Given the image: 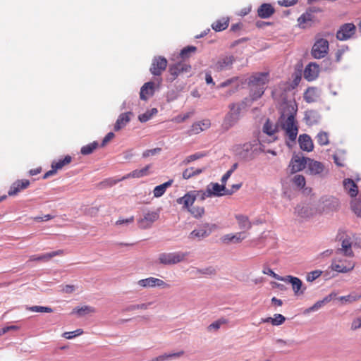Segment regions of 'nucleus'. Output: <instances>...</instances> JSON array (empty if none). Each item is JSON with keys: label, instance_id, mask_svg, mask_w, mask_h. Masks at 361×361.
Instances as JSON below:
<instances>
[{"label": "nucleus", "instance_id": "10", "mask_svg": "<svg viewBox=\"0 0 361 361\" xmlns=\"http://www.w3.org/2000/svg\"><path fill=\"white\" fill-rule=\"evenodd\" d=\"M72 161V157L70 155H66L63 159L54 161L51 163V169L47 171L44 176L43 179H47L50 176L55 175L57 171L62 169L64 166L68 165Z\"/></svg>", "mask_w": 361, "mask_h": 361}, {"label": "nucleus", "instance_id": "53", "mask_svg": "<svg viewBox=\"0 0 361 361\" xmlns=\"http://www.w3.org/2000/svg\"><path fill=\"white\" fill-rule=\"evenodd\" d=\"M240 149H242L243 151L245 152L244 154H243V152H240L239 154L243 156V157H246L247 156L248 152L252 149V145L249 142L243 144L242 146L238 145L236 146L235 150L239 151Z\"/></svg>", "mask_w": 361, "mask_h": 361}, {"label": "nucleus", "instance_id": "2", "mask_svg": "<svg viewBox=\"0 0 361 361\" xmlns=\"http://www.w3.org/2000/svg\"><path fill=\"white\" fill-rule=\"evenodd\" d=\"M291 109L293 112H290L286 118L284 114L281 116V127L286 131L289 140L295 141L298 133V128L295 120L296 110L294 109L293 106H291Z\"/></svg>", "mask_w": 361, "mask_h": 361}, {"label": "nucleus", "instance_id": "33", "mask_svg": "<svg viewBox=\"0 0 361 361\" xmlns=\"http://www.w3.org/2000/svg\"><path fill=\"white\" fill-rule=\"evenodd\" d=\"M63 254V251L62 250H59L56 251H54L51 252L46 253L42 255H32L30 257V259L31 261H49L52 257L57 256V255H61Z\"/></svg>", "mask_w": 361, "mask_h": 361}, {"label": "nucleus", "instance_id": "39", "mask_svg": "<svg viewBox=\"0 0 361 361\" xmlns=\"http://www.w3.org/2000/svg\"><path fill=\"white\" fill-rule=\"evenodd\" d=\"M238 77H233L232 78L228 79L226 81L220 83L219 85H218V86L216 87L218 89H221V88H224V87H226L227 86L234 84V86H233L234 90L233 92H235L238 89V87H239V84H238Z\"/></svg>", "mask_w": 361, "mask_h": 361}, {"label": "nucleus", "instance_id": "63", "mask_svg": "<svg viewBox=\"0 0 361 361\" xmlns=\"http://www.w3.org/2000/svg\"><path fill=\"white\" fill-rule=\"evenodd\" d=\"M114 136L115 135L112 132L107 133L102 142V147H104L110 140L114 137Z\"/></svg>", "mask_w": 361, "mask_h": 361}, {"label": "nucleus", "instance_id": "51", "mask_svg": "<svg viewBox=\"0 0 361 361\" xmlns=\"http://www.w3.org/2000/svg\"><path fill=\"white\" fill-rule=\"evenodd\" d=\"M228 322V320L226 319H224V318H221L219 319H218L217 321L212 323L209 326H208V330L209 331H211V330H218L221 326L222 324H225Z\"/></svg>", "mask_w": 361, "mask_h": 361}, {"label": "nucleus", "instance_id": "13", "mask_svg": "<svg viewBox=\"0 0 361 361\" xmlns=\"http://www.w3.org/2000/svg\"><path fill=\"white\" fill-rule=\"evenodd\" d=\"M208 192L214 197H221L224 195H231L232 191H228L224 184L218 183H211L208 186Z\"/></svg>", "mask_w": 361, "mask_h": 361}, {"label": "nucleus", "instance_id": "9", "mask_svg": "<svg viewBox=\"0 0 361 361\" xmlns=\"http://www.w3.org/2000/svg\"><path fill=\"white\" fill-rule=\"evenodd\" d=\"M168 61L164 56H156L153 59L149 71L156 76H159L166 70Z\"/></svg>", "mask_w": 361, "mask_h": 361}, {"label": "nucleus", "instance_id": "60", "mask_svg": "<svg viewBox=\"0 0 361 361\" xmlns=\"http://www.w3.org/2000/svg\"><path fill=\"white\" fill-rule=\"evenodd\" d=\"M161 151L160 148H154L152 149H147L142 154L143 157H148L149 156H153L156 154L157 153Z\"/></svg>", "mask_w": 361, "mask_h": 361}, {"label": "nucleus", "instance_id": "43", "mask_svg": "<svg viewBox=\"0 0 361 361\" xmlns=\"http://www.w3.org/2000/svg\"><path fill=\"white\" fill-rule=\"evenodd\" d=\"M331 300V298L329 297H326L324 298L323 300H319L317 301V302H315L312 307L307 308L306 310H305V312H314V311H317L319 309H320L325 303L329 302Z\"/></svg>", "mask_w": 361, "mask_h": 361}, {"label": "nucleus", "instance_id": "34", "mask_svg": "<svg viewBox=\"0 0 361 361\" xmlns=\"http://www.w3.org/2000/svg\"><path fill=\"white\" fill-rule=\"evenodd\" d=\"M235 219L238 221L239 228L244 231H248L252 227V224L249 221L247 216L238 214L235 216Z\"/></svg>", "mask_w": 361, "mask_h": 361}, {"label": "nucleus", "instance_id": "5", "mask_svg": "<svg viewBox=\"0 0 361 361\" xmlns=\"http://www.w3.org/2000/svg\"><path fill=\"white\" fill-rule=\"evenodd\" d=\"M343 255H337L333 261L331 268L334 271L346 273L354 269L355 262L351 259H343Z\"/></svg>", "mask_w": 361, "mask_h": 361}, {"label": "nucleus", "instance_id": "52", "mask_svg": "<svg viewBox=\"0 0 361 361\" xmlns=\"http://www.w3.org/2000/svg\"><path fill=\"white\" fill-rule=\"evenodd\" d=\"M82 334H83L82 329H78L73 331L64 332L63 334V337H64L66 339H72L76 336L82 335Z\"/></svg>", "mask_w": 361, "mask_h": 361}, {"label": "nucleus", "instance_id": "42", "mask_svg": "<svg viewBox=\"0 0 361 361\" xmlns=\"http://www.w3.org/2000/svg\"><path fill=\"white\" fill-rule=\"evenodd\" d=\"M188 211L196 219L201 218L204 214V208L203 207H191Z\"/></svg>", "mask_w": 361, "mask_h": 361}, {"label": "nucleus", "instance_id": "57", "mask_svg": "<svg viewBox=\"0 0 361 361\" xmlns=\"http://www.w3.org/2000/svg\"><path fill=\"white\" fill-rule=\"evenodd\" d=\"M352 209L353 210L354 213L357 216L361 217V203L355 202L352 203Z\"/></svg>", "mask_w": 361, "mask_h": 361}, {"label": "nucleus", "instance_id": "28", "mask_svg": "<svg viewBox=\"0 0 361 361\" xmlns=\"http://www.w3.org/2000/svg\"><path fill=\"white\" fill-rule=\"evenodd\" d=\"M151 168V165H147L144 168L141 169H136L133 171L132 172L126 174V176H123L121 180H125L130 178H141L145 176H147L149 172V170Z\"/></svg>", "mask_w": 361, "mask_h": 361}, {"label": "nucleus", "instance_id": "38", "mask_svg": "<svg viewBox=\"0 0 361 361\" xmlns=\"http://www.w3.org/2000/svg\"><path fill=\"white\" fill-rule=\"evenodd\" d=\"M94 312L95 309L94 307L85 305L81 307H78L74 308L72 313H75L78 316H83L90 313H94Z\"/></svg>", "mask_w": 361, "mask_h": 361}, {"label": "nucleus", "instance_id": "40", "mask_svg": "<svg viewBox=\"0 0 361 361\" xmlns=\"http://www.w3.org/2000/svg\"><path fill=\"white\" fill-rule=\"evenodd\" d=\"M99 146V143L97 141H94L87 145L83 146L80 149V153L82 155H89L92 154Z\"/></svg>", "mask_w": 361, "mask_h": 361}, {"label": "nucleus", "instance_id": "41", "mask_svg": "<svg viewBox=\"0 0 361 361\" xmlns=\"http://www.w3.org/2000/svg\"><path fill=\"white\" fill-rule=\"evenodd\" d=\"M263 132L268 135H273L276 132V127L274 126V124L270 121L269 119H267L264 124L263 126Z\"/></svg>", "mask_w": 361, "mask_h": 361}, {"label": "nucleus", "instance_id": "19", "mask_svg": "<svg viewBox=\"0 0 361 361\" xmlns=\"http://www.w3.org/2000/svg\"><path fill=\"white\" fill-rule=\"evenodd\" d=\"M247 237L245 231H241L236 233H229L224 235L221 237V240L222 243L225 244L240 243Z\"/></svg>", "mask_w": 361, "mask_h": 361}, {"label": "nucleus", "instance_id": "48", "mask_svg": "<svg viewBox=\"0 0 361 361\" xmlns=\"http://www.w3.org/2000/svg\"><path fill=\"white\" fill-rule=\"evenodd\" d=\"M197 50V48L194 46H188L185 48H183L180 53V56L182 59H186L190 57V54L192 53H195Z\"/></svg>", "mask_w": 361, "mask_h": 361}, {"label": "nucleus", "instance_id": "22", "mask_svg": "<svg viewBox=\"0 0 361 361\" xmlns=\"http://www.w3.org/2000/svg\"><path fill=\"white\" fill-rule=\"evenodd\" d=\"M209 120H204L200 122L194 123L190 129L188 131L189 135L198 134L203 130L208 129L210 127Z\"/></svg>", "mask_w": 361, "mask_h": 361}, {"label": "nucleus", "instance_id": "50", "mask_svg": "<svg viewBox=\"0 0 361 361\" xmlns=\"http://www.w3.org/2000/svg\"><path fill=\"white\" fill-rule=\"evenodd\" d=\"M27 310L35 312H47L51 313L53 312V310L49 307H43V306H32L27 308Z\"/></svg>", "mask_w": 361, "mask_h": 361}, {"label": "nucleus", "instance_id": "4", "mask_svg": "<svg viewBox=\"0 0 361 361\" xmlns=\"http://www.w3.org/2000/svg\"><path fill=\"white\" fill-rule=\"evenodd\" d=\"M242 104L232 103L229 105V111L225 116L224 126L226 129L233 126L239 120L242 109Z\"/></svg>", "mask_w": 361, "mask_h": 361}, {"label": "nucleus", "instance_id": "1", "mask_svg": "<svg viewBox=\"0 0 361 361\" xmlns=\"http://www.w3.org/2000/svg\"><path fill=\"white\" fill-rule=\"evenodd\" d=\"M269 82V72H257L250 76L247 84L252 101L259 99L263 95Z\"/></svg>", "mask_w": 361, "mask_h": 361}, {"label": "nucleus", "instance_id": "18", "mask_svg": "<svg viewBox=\"0 0 361 361\" xmlns=\"http://www.w3.org/2000/svg\"><path fill=\"white\" fill-rule=\"evenodd\" d=\"M30 185V181L27 179L17 180L10 187L8 195L14 196L18 194L21 190L26 189Z\"/></svg>", "mask_w": 361, "mask_h": 361}, {"label": "nucleus", "instance_id": "14", "mask_svg": "<svg viewBox=\"0 0 361 361\" xmlns=\"http://www.w3.org/2000/svg\"><path fill=\"white\" fill-rule=\"evenodd\" d=\"M307 159L299 155H294L289 164L291 173H295L304 169L307 166Z\"/></svg>", "mask_w": 361, "mask_h": 361}, {"label": "nucleus", "instance_id": "46", "mask_svg": "<svg viewBox=\"0 0 361 361\" xmlns=\"http://www.w3.org/2000/svg\"><path fill=\"white\" fill-rule=\"evenodd\" d=\"M361 298V295H358L357 294H349L345 296H341L339 298V300L343 303H351L355 301L358 300Z\"/></svg>", "mask_w": 361, "mask_h": 361}, {"label": "nucleus", "instance_id": "36", "mask_svg": "<svg viewBox=\"0 0 361 361\" xmlns=\"http://www.w3.org/2000/svg\"><path fill=\"white\" fill-rule=\"evenodd\" d=\"M204 169H205L204 168H202V169L194 168V167L188 168L183 171V173H182L183 178L188 180L194 176H198L200 173H202L204 171Z\"/></svg>", "mask_w": 361, "mask_h": 361}, {"label": "nucleus", "instance_id": "16", "mask_svg": "<svg viewBox=\"0 0 361 361\" xmlns=\"http://www.w3.org/2000/svg\"><path fill=\"white\" fill-rule=\"evenodd\" d=\"M319 66L316 63H310L304 70V78L308 81H313L319 76Z\"/></svg>", "mask_w": 361, "mask_h": 361}, {"label": "nucleus", "instance_id": "25", "mask_svg": "<svg viewBox=\"0 0 361 361\" xmlns=\"http://www.w3.org/2000/svg\"><path fill=\"white\" fill-rule=\"evenodd\" d=\"M298 142L300 144V148L307 152H311L313 150L314 145L312 140L307 134H302L299 136Z\"/></svg>", "mask_w": 361, "mask_h": 361}, {"label": "nucleus", "instance_id": "17", "mask_svg": "<svg viewBox=\"0 0 361 361\" xmlns=\"http://www.w3.org/2000/svg\"><path fill=\"white\" fill-rule=\"evenodd\" d=\"M281 281H283L285 282H288L291 283L292 288L294 291V293L297 295H302L304 293V290H302V281L297 277L292 276H287L286 278H277Z\"/></svg>", "mask_w": 361, "mask_h": 361}, {"label": "nucleus", "instance_id": "47", "mask_svg": "<svg viewBox=\"0 0 361 361\" xmlns=\"http://www.w3.org/2000/svg\"><path fill=\"white\" fill-rule=\"evenodd\" d=\"M293 183L295 186L302 189L305 187L306 181L302 175L298 174L293 178Z\"/></svg>", "mask_w": 361, "mask_h": 361}, {"label": "nucleus", "instance_id": "32", "mask_svg": "<svg viewBox=\"0 0 361 361\" xmlns=\"http://www.w3.org/2000/svg\"><path fill=\"white\" fill-rule=\"evenodd\" d=\"M209 227V224H205L201 228L192 231L190 234V238L195 239L208 236L211 233V229H207Z\"/></svg>", "mask_w": 361, "mask_h": 361}, {"label": "nucleus", "instance_id": "12", "mask_svg": "<svg viewBox=\"0 0 361 361\" xmlns=\"http://www.w3.org/2000/svg\"><path fill=\"white\" fill-rule=\"evenodd\" d=\"M137 284L142 288L161 287L164 288H169L170 286L163 280L154 277H149L145 279H140L137 281Z\"/></svg>", "mask_w": 361, "mask_h": 361}, {"label": "nucleus", "instance_id": "45", "mask_svg": "<svg viewBox=\"0 0 361 361\" xmlns=\"http://www.w3.org/2000/svg\"><path fill=\"white\" fill-rule=\"evenodd\" d=\"M316 138L318 144L321 146L327 145L329 143V135L325 132L319 133Z\"/></svg>", "mask_w": 361, "mask_h": 361}, {"label": "nucleus", "instance_id": "26", "mask_svg": "<svg viewBox=\"0 0 361 361\" xmlns=\"http://www.w3.org/2000/svg\"><path fill=\"white\" fill-rule=\"evenodd\" d=\"M307 161H308L307 166L311 174L317 175L322 173L324 169V166L322 163L311 159L310 158L307 159Z\"/></svg>", "mask_w": 361, "mask_h": 361}, {"label": "nucleus", "instance_id": "21", "mask_svg": "<svg viewBox=\"0 0 361 361\" xmlns=\"http://www.w3.org/2000/svg\"><path fill=\"white\" fill-rule=\"evenodd\" d=\"M337 255H343L348 257H353L354 253L352 250V243L349 238L343 240L341 247L336 251Z\"/></svg>", "mask_w": 361, "mask_h": 361}, {"label": "nucleus", "instance_id": "54", "mask_svg": "<svg viewBox=\"0 0 361 361\" xmlns=\"http://www.w3.org/2000/svg\"><path fill=\"white\" fill-rule=\"evenodd\" d=\"M322 271L320 270H314L307 274L306 279L309 282H312L322 275Z\"/></svg>", "mask_w": 361, "mask_h": 361}, {"label": "nucleus", "instance_id": "56", "mask_svg": "<svg viewBox=\"0 0 361 361\" xmlns=\"http://www.w3.org/2000/svg\"><path fill=\"white\" fill-rule=\"evenodd\" d=\"M197 197H199L201 201H204L207 197H212L210 193L208 192V188L206 191L197 190Z\"/></svg>", "mask_w": 361, "mask_h": 361}, {"label": "nucleus", "instance_id": "20", "mask_svg": "<svg viewBox=\"0 0 361 361\" xmlns=\"http://www.w3.org/2000/svg\"><path fill=\"white\" fill-rule=\"evenodd\" d=\"M235 58L233 56H225L220 58L214 65V69L217 71H221L223 70L230 68Z\"/></svg>", "mask_w": 361, "mask_h": 361}, {"label": "nucleus", "instance_id": "15", "mask_svg": "<svg viewBox=\"0 0 361 361\" xmlns=\"http://www.w3.org/2000/svg\"><path fill=\"white\" fill-rule=\"evenodd\" d=\"M197 198V190L188 192L184 196L177 199L178 204H183V207L188 210L194 204Z\"/></svg>", "mask_w": 361, "mask_h": 361}, {"label": "nucleus", "instance_id": "23", "mask_svg": "<svg viewBox=\"0 0 361 361\" xmlns=\"http://www.w3.org/2000/svg\"><path fill=\"white\" fill-rule=\"evenodd\" d=\"M275 13L274 6L267 3L262 4L257 9V15L261 18H269Z\"/></svg>", "mask_w": 361, "mask_h": 361}, {"label": "nucleus", "instance_id": "30", "mask_svg": "<svg viewBox=\"0 0 361 361\" xmlns=\"http://www.w3.org/2000/svg\"><path fill=\"white\" fill-rule=\"evenodd\" d=\"M131 112H126V113H123L121 114L115 125H114V130L116 131H118L120 130L121 129H122L123 128H124L126 124L130 121V115H131Z\"/></svg>", "mask_w": 361, "mask_h": 361}, {"label": "nucleus", "instance_id": "44", "mask_svg": "<svg viewBox=\"0 0 361 361\" xmlns=\"http://www.w3.org/2000/svg\"><path fill=\"white\" fill-rule=\"evenodd\" d=\"M316 91L315 89L313 87H309L307 89L304 94V99L308 102L312 103L315 102L316 100Z\"/></svg>", "mask_w": 361, "mask_h": 361}, {"label": "nucleus", "instance_id": "8", "mask_svg": "<svg viewBox=\"0 0 361 361\" xmlns=\"http://www.w3.org/2000/svg\"><path fill=\"white\" fill-rule=\"evenodd\" d=\"M329 42L323 38L316 41L312 49V56L314 59L324 58L328 53Z\"/></svg>", "mask_w": 361, "mask_h": 361}, {"label": "nucleus", "instance_id": "59", "mask_svg": "<svg viewBox=\"0 0 361 361\" xmlns=\"http://www.w3.org/2000/svg\"><path fill=\"white\" fill-rule=\"evenodd\" d=\"M198 272L202 274L214 275L216 274V270L214 267H209L204 269L198 270Z\"/></svg>", "mask_w": 361, "mask_h": 361}, {"label": "nucleus", "instance_id": "64", "mask_svg": "<svg viewBox=\"0 0 361 361\" xmlns=\"http://www.w3.org/2000/svg\"><path fill=\"white\" fill-rule=\"evenodd\" d=\"M361 328V317L355 319L351 324V329L356 330Z\"/></svg>", "mask_w": 361, "mask_h": 361}, {"label": "nucleus", "instance_id": "27", "mask_svg": "<svg viewBox=\"0 0 361 361\" xmlns=\"http://www.w3.org/2000/svg\"><path fill=\"white\" fill-rule=\"evenodd\" d=\"M295 213L301 219H308L314 215V210L307 205L298 206L295 209Z\"/></svg>", "mask_w": 361, "mask_h": 361}, {"label": "nucleus", "instance_id": "7", "mask_svg": "<svg viewBox=\"0 0 361 361\" xmlns=\"http://www.w3.org/2000/svg\"><path fill=\"white\" fill-rule=\"evenodd\" d=\"M190 71V65L183 62L177 63L169 67V73L170 76L168 80L170 81H173L180 75L183 73H189Z\"/></svg>", "mask_w": 361, "mask_h": 361}, {"label": "nucleus", "instance_id": "62", "mask_svg": "<svg viewBox=\"0 0 361 361\" xmlns=\"http://www.w3.org/2000/svg\"><path fill=\"white\" fill-rule=\"evenodd\" d=\"M134 221V216H131L130 217L128 218V219H120L118 220H117L116 221V225L117 226H120V225H123L124 224H131Z\"/></svg>", "mask_w": 361, "mask_h": 361}, {"label": "nucleus", "instance_id": "3", "mask_svg": "<svg viewBox=\"0 0 361 361\" xmlns=\"http://www.w3.org/2000/svg\"><path fill=\"white\" fill-rule=\"evenodd\" d=\"M188 252H162L158 256V262L164 265L176 264L183 262Z\"/></svg>", "mask_w": 361, "mask_h": 361}, {"label": "nucleus", "instance_id": "49", "mask_svg": "<svg viewBox=\"0 0 361 361\" xmlns=\"http://www.w3.org/2000/svg\"><path fill=\"white\" fill-rule=\"evenodd\" d=\"M203 156H204V154L200 152H197V153L189 155L187 157H185V159L182 161V164L188 165L190 162H192L195 160H197V159L203 157Z\"/></svg>", "mask_w": 361, "mask_h": 361}, {"label": "nucleus", "instance_id": "24", "mask_svg": "<svg viewBox=\"0 0 361 361\" xmlns=\"http://www.w3.org/2000/svg\"><path fill=\"white\" fill-rule=\"evenodd\" d=\"M154 93V83L147 82L140 89V97L142 100H147Z\"/></svg>", "mask_w": 361, "mask_h": 361}, {"label": "nucleus", "instance_id": "29", "mask_svg": "<svg viewBox=\"0 0 361 361\" xmlns=\"http://www.w3.org/2000/svg\"><path fill=\"white\" fill-rule=\"evenodd\" d=\"M314 18V17L312 13L307 11L298 18V25L302 28H306L312 25Z\"/></svg>", "mask_w": 361, "mask_h": 361}, {"label": "nucleus", "instance_id": "35", "mask_svg": "<svg viewBox=\"0 0 361 361\" xmlns=\"http://www.w3.org/2000/svg\"><path fill=\"white\" fill-rule=\"evenodd\" d=\"M173 182V180H169L163 184L156 186L153 190L154 197H160L161 196H162L165 193L166 189L171 186Z\"/></svg>", "mask_w": 361, "mask_h": 361}, {"label": "nucleus", "instance_id": "11", "mask_svg": "<svg viewBox=\"0 0 361 361\" xmlns=\"http://www.w3.org/2000/svg\"><path fill=\"white\" fill-rule=\"evenodd\" d=\"M356 27L353 23L343 25L336 33V37L339 40H347L355 33Z\"/></svg>", "mask_w": 361, "mask_h": 361}, {"label": "nucleus", "instance_id": "55", "mask_svg": "<svg viewBox=\"0 0 361 361\" xmlns=\"http://www.w3.org/2000/svg\"><path fill=\"white\" fill-rule=\"evenodd\" d=\"M286 320L284 316L281 314H275L274 317L273 318V325L279 326L282 324Z\"/></svg>", "mask_w": 361, "mask_h": 361}, {"label": "nucleus", "instance_id": "37", "mask_svg": "<svg viewBox=\"0 0 361 361\" xmlns=\"http://www.w3.org/2000/svg\"><path fill=\"white\" fill-rule=\"evenodd\" d=\"M228 26V20L224 18L217 20L212 25V27L216 32H220L226 30Z\"/></svg>", "mask_w": 361, "mask_h": 361}, {"label": "nucleus", "instance_id": "31", "mask_svg": "<svg viewBox=\"0 0 361 361\" xmlns=\"http://www.w3.org/2000/svg\"><path fill=\"white\" fill-rule=\"evenodd\" d=\"M343 186L350 197H354L358 193V188L355 183L350 178H346L343 180Z\"/></svg>", "mask_w": 361, "mask_h": 361}, {"label": "nucleus", "instance_id": "58", "mask_svg": "<svg viewBox=\"0 0 361 361\" xmlns=\"http://www.w3.org/2000/svg\"><path fill=\"white\" fill-rule=\"evenodd\" d=\"M298 0H280L278 1L279 4L282 6H291L297 4Z\"/></svg>", "mask_w": 361, "mask_h": 361}, {"label": "nucleus", "instance_id": "61", "mask_svg": "<svg viewBox=\"0 0 361 361\" xmlns=\"http://www.w3.org/2000/svg\"><path fill=\"white\" fill-rule=\"evenodd\" d=\"M152 117V114H149V111H146L145 113L140 114L138 117L139 121L144 123L149 121Z\"/></svg>", "mask_w": 361, "mask_h": 361}, {"label": "nucleus", "instance_id": "6", "mask_svg": "<svg viewBox=\"0 0 361 361\" xmlns=\"http://www.w3.org/2000/svg\"><path fill=\"white\" fill-rule=\"evenodd\" d=\"M159 219V211H152L145 213L142 218L137 220V225L140 229L149 228L152 224Z\"/></svg>", "mask_w": 361, "mask_h": 361}]
</instances>
